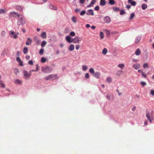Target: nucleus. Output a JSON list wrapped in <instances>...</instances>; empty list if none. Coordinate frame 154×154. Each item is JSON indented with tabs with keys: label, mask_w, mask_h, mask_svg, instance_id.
Wrapping results in <instances>:
<instances>
[{
	"label": "nucleus",
	"mask_w": 154,
	"mask_h": 154,
	"mask_svg": "<svg viewBox=\"0 0 154 154\" xmlns=\"http://www.w3.org/2000/svg\"><path fill=\"white\" fill-rule=\"evenodd\" d=\"M26 23L25 19L23 18V15H21L18 19L17 24L18 25H22Z\"/></svg>",
	"instance_id": "nucleus-1"
},
{
	"label": "nucleus",
	"mask_w": 154,
	"mask_h": 154,
	"mask_svg": "<svg viewBox=\"0 0 154 154\" xmlns=\"http://www.w3.org/2000/svg\"><path fill=\"white\" fill-rule=\"evenodd\" d=\"M152 111L151 112H147L146 114V116L147 118L148 119L150 123H151L152 121L154 120V118L152 114Z\"/></svg>",
	"instance_id": "nucleus-2"
},
{
	"label": "nucleus",
	"mask_w": 154,
	"mask_h": 154,
	"mask_svg": "<svg viewBox=\"0 0 154 154\" xmlns=\"http://www.w3.org/2000/svg\"><path fill=\"white\" fill-rule=\"evenodd\" d=\"M42 72L45 73H49L52 71V69L50 66H47L45 67H43L42 68Z\"/></svg>",
	"instance_id": "nucleus-3"
},
{
	"label": "nucleus",
	"mask_w": 154,
	"mask_h": 154,
	"mask_svg": "<svg viewBox=\"0 0 154 154\" xmlns=\"http://www.w3.org/2000/svg\"><path fill=\"white\" fill-rule=\"evenodd\" d=\"M15 33V32L13 31H9V35L10 37L11 38H13L14 39H16L17 38V35L19 34V33L18 32L13 36V35Z\"/></svg>",
	"instance_id": "nucleus-4"
},
{
	"label": "nucleus",
	"mask_w": 154,
	"mask_h": 154,
	"mask_svg": "<svg viewBox=\"0 0 154 154\" xmlns=\"http://www.w3.org/2000/svg\"><path fill=\"white\" fill-rule=\"evenodd\" d=\"M82 40V38L79 37L77 36L73 38V42L74 43H79Z\"/></svg>",
	"instance_id": "nucleus-5"
},
{
	"label": "nucleus",
	"mask_w": 154,
	"mask_h": 154,
	"mask_svg": "<svg viewBox=\"0 0 154 154\" xmlns=\"http://www.w3.org/2000/svg\"><path fill=\"white\" fill-rule=\"evenodd\" d=\"M66 41L69 43H71L73 42V39L69 36H67L65 38Z\"/></svg>",
	"instance_id": "nucleus-6"
},
{
	"label": "nucleus",
	"mask_w": 154,
	"mask_h": 154,
	"mask_svg": "<svg viewBox=\"0 0 154 154\" xmlns=\"http://www.w3.org/2000/svg\"><path fill=\"white\" fill-rule=\"evenodd\" d=\"M23 74L24 76L26 78H29L31 76V74L28 73L27 72L26 70H24L23 71Z\"/></svg>",
	"instance_id": "nucleus-7"
},
{
	"label": "nucleus",
	"mask_w": 154,
	"mask_h": 154,
	"mask_svg": "<svg viewBox=\"0 0 154 154\" xmlns=\"http://www.w3.org/2000/svg\"><path fill=\"white\" fill-rule=\"evenodd\" d=\"M86 14L88 15L93 16L94 14L93 11L91 9L88 10Z\"/></svg>",
	"instance_id": "nucleus-8"
},
{
	"label": "nucleus",
	"mask_w": 154,
	"mask_h": 154,
	"mask_svg": "<svg viewBox=\"0 0 154 154\" xmlns=\"http://www.w3.org/2000/svg\"><path fill=\"white\" fill-rule=\"evenodd\" d=\"M141 39V36H137L136 37L135 40V43L136 44H138Z\"/></svg>",
	"instance_id": "nucleus-9"
},
{
	"label": "nucleus",
	"mask_w": 154,
	"mask_h": 154,
	"mask_svg": "<svg viewBox=\"0 0 154 154\" xmlns=\"http://www.w3.org/2000/svg\"><path fill=\"white\" fill-rule=\"evenodd\" d=\"M104 21L107 23H109L111 21V20L109 17L107 16L105 17L104 19Z\"/></svg>",
	"instance_id": "nucleus-10"
},
{
	"label": "nucleus",
	"mask_w": 154,
	"mask_h": 154,
	"mask_svg": "<svg viewBox=\"0 0 154 154\" xmlns=\"http://www.w3.org/2000/svg\"><path fill=\"white\" fill-rule=\"evenodd\" d=\"M14 83L16 84H22L21 81L18 79H16L14 80Z\"/></svg>",
	"instance_id": "nucleus-11"
},
{
	"label": "nucleus",
	"mask_w": 154,
	"mask_h": 154,
	"mask_svg": "<svg viewBox=\"0 0 154 154\" xmlns=\"http://www.w3.org/2000/svg\"><path fill=\"white\" fill-rule=\"evenodd\" d=\"M140 64H134L133 65V67L135 69H137L140 67Z\"/></svg>",
	"instance_id": "nucleus-12"
},
{
	"label": "nucleus",
	"mask_w": 154,
	"mask_h": 154,
	"mask_svg": "<svg viewBox=\"0 0 154 154\" xmlns=\"http://www.w3.org/2000/svg\"><path fill=\"white\" fill-rule=\"evenodd\" d=\"M32 41L31 39L30 38H28L26 43V45H29L32 43Z\"/></svg>",
	"instance_id": "nucleus-13"
},
{
	"label": "nucleus",
	"mask_w": 154,
	"mask_h": 154,
	"mask_svg": "<svg viewBox=\"0 0 154 154\" xmlns=\"http://www.w3.org/2000/svg\"><path fill=\"white\" fill-rule=\"evenodd\" d=\"M17 60L19 63L20 66H23V62L19 57H18L17 58Z\"/></svg>",
	"instance_id": "nucleus-14"
},
{
	"label": "nucleus",
	"mask_w": 154,
	"mask_h": 154,
	"mask_svg": "<svg viewBox=\"0 0 154 154\" xmlns=\"http://www.w3.org/2000/svg\"><path fill=\"white\" fill-rule=\"evenodd\" d=\"M106 4L105 0H101L100 5L101 6H103L106 5Z\"/></svg>",
	"instance_id": "nucleus-15"
},
{
	"label": "nucleus",
	"mask_w": 154,
	"mask_h": 154,
	"mask_svg": "<svg viewBox=\"0 0 154 154\" xmlns=\"http://www.w3.org/2000/svg\"><path fill=\"white\" fill-rule=\"evenodd\" d=\"M74 49V46L73 44L70 45L69 48V50L70 51H72Z\"/></svg>",
	"instance_id": "nucleus-16"
},
{
	"label": "nucleus",
	"mask_w": 154,
	"mask_h": 154,
	"mask_svg": "<svg viewBox=\"0 0 154 154\" xmlns=\"http://www.w3.org/2000/svg\"><path fill=\"white\" fill-rule=\"evenodd\" d=\"M93 75L97 78H99L100 76V74L99 72H96Z\"/></svg>",
	"instance_id": "nucleus-17"
},
{
	"label": "nucleus",
	"mask_w": 154,
	"mask_h": 154,
	"mask_svg": "<svg viewBox=\"0 0 154 154\" xmlns=\"http://www.w3.org/2000/svg\"><path fill=\"white\" fill-rule=\"evenodd\" d=\"M13 14H14L16 16H17L18 17H19L21 15H20L19 14H18L17 13L14 12H11L10 15H13Z\"/></svg>",
	"instance_id": "nucleus-18"
},
{
	"label": "nucleus",
	"mask_w": 154,
	"mask_h": 154,
	"mask_svg": "<svg viewBox=\"0 0 154 154\" xmlns=\"http://www.w3.org/2000/svg\"><path fill=\"white\" fill-rule=\"evenodd\" d=\"M106 81L109 83H111L112 82V79L110 77H108L106 79Z\"/></svg>",
	"instance_id": "nucleus-19"
},
{
	"label": "nucleus",
	"mask_w": 154,
	"mask_h": 154,
	"mask_svg": "<svg viewBox=\"0 0 154 154\" xmlns=\"http://www.w3.org/2000/svg\"><path fill=\"white\" fill-rule=\"evenodd\" d=\"M41 37L43 38H46V33L45 32H43L41 34Z\"/></svg>",
	"instance_id": "nucleus-20"
},
{
	"label": "nucleus",
	"mask_w": 154,
	"mask_h": 154,
	"mask_svg": "<svg viewBox=\"0 0 154 154\" xmlns=\"http://www.w3.org/2000/svg\"><path fill=\"white\" fill-rule=\"evenodd\" d=\"M140 49L138 48L136 50L135 54L136 55H139L140 54Z\"/></svg>",
	"instance_id": "nucleus-21"
},
{
	"label": "nucleus",
	"mask_w": 154,
	"mask_h": 154,
	"mask_svg": "<svg viewBox=\"0 0 154 154\" xmlns=\"http://www.w3.org/2000/svg\"><path fill=\"white\" fill-rule=\"evenodd\" d=\"M49 8L50 9H51L53 10H56L57 9V8L56 7L54 6L51 5H50L49 6Z\"/></svg>",
	"instance_id": "nucleus-22"
},
{
	"label": "nucleus",
	"mask_w": 154,
	"mask_h": 154,
	"mask_svg": "<svg viewBox=\"0 0 154 154\" xmlns=\"http://www.w3.org/2000/svg\"><path fill=\"white\" fill-rule=\"evenodd\" d=\"M109 3L111 5H115L116 3L115 2L114 0H109Z\"/></svg>",
	"instance_id": "nucleus-23"
},
{
	"label": "nucleus",
	"mask_w": 154,
	"mask_h": 154,
	"mask_svg": "<svg viewBox=\"0 0 154 154\" xmlns=\"http://www.w3.org/2000/svg\"><path fill=\"white\" fill-rule=\"evenodd\" d=\"M107 52V49L106 48H104L103 50L102 53L103 55H106V54Z\"/></svg>",
	"instance_id": "nucleus-24"
},
{
	"label": "nucleus",
	"mask_w": 154,
	"mask_h": 154,
	"mask_svg": "<svg viewBox=\"0 0 154 154\" xmlns=\"http://www.w3.org/2000/svg\"><path fill=\"white\" fill-rule=\"evenodd\" d=\"M28 51V48L27 47H25L23 50V52L24 54H26Z\"/></svg>",
	"instance_id": "nucleus-25"
},
{
	"label": "nucleus",
	"mask_w": 154,
	"mask_h": 154,
	"mask_svg": "<svg viewBox=\"0 0 154 154\" xmlns=\"http://www.w3.org/2000/svg\"><path fill=\"white\" fill-rule=\"evenodd\" d=\"M50 75L52 76L51 77V80H54L57 77V75Z\"/></svg>",
	"instance_id": "nucleus-26"
},
{
	"label": "nucleus",
	"mask_w": 154,
	"mask_h": 154,
	"mask_svg": "<svg viewBox=\"0 0 154 154\" xmlns=\"http://www.w3.org/2000/svg\"><path fill=\"white\" fill-rule=\"evenodd\" d=\"M147 8V5L145 4H143L142 5V8L143 10H145Z\"/></svg>",
	"instance_id": "nucleus-27"
},
{
	"label": "nucleus",
	"mask_w": 154,
	"mask_h": 154,
	"mask_svg": "<svg viewBox=\"0 0 154 154\" xmlns=\"http://www.w3.org/2000/svg\"><path fill=\"white\" fill-rule=\"evenodd\" d=\"M0 85L1 87L3 88H5V85L2 81L0 80Z\"/></svg>",
	"instance_id": "nucleus-28"
},
{
	"label": "nucleus",
	"mask_w": 154,
	"mask_h": 154,
	"mask_svg": "<svg viewBox=\"0 0 154 154\" xmlns=\"http://www.w3.org/2000/svg\"><path fill=\"white\" fill-rule=\"evenodd\" d=\"M134 16H135L134 13H132V14H131L130 16V17L129 18V20H132V19H133V18L134 17Z\"/></svg>",
	"instance_id": "nucleus-29"
},
{
	"label": "nucleus",
	"mask_w": 154,
	"mask_h": 154,
	"mask_svg": "<svg viewBox=\"0 0 154 154\" xmlns=\"http://www.w3.org/2000/svg\"><path fill=\"white\" fill-rule=\"evenodd\" d=\"M46 44L47 42L45 41H43L41 44L42 47H44L46 45Z\"/></svg>",
	"instance_id": "nucleus-30"
},
{
	"label": "nucleus",
	"mask_w": 154,
	"mask_h": 154,
	"mask_svg": "<svg viewBox=\"0 0 154 154\" xmlns=\"http://www.w3.org/2000/svg\"><path fill=\"white\" fill-rule=\"evenodd\" d=\"M88 69V66L86 65H84L82 66V69L84 71Z\"/></svg>",
	"instance_id": "nucleus-31"
},
{
	"label": "nucleus",
	"mask_w": 154,
	"mask_h": 154,
	"mask_svg": "<svg viewBox=\"0 0 154 154\" xmlns=\"http://www.w3.org/2000/svg\"><path fill=\"white\" fill-rule=\"evenodd\" d=\"M52 76L51 75H50L47 76H46L45 78V79L46 80H51V77Z\"/></svg>",
	"instance_id": "nucleus-32"
},
{
	"label": "nucleus",
	"mask_w": 154,
	"mask_h": 154,
	"mask_svg": "<svg viewBox=\"0 0 154 154\" xmlns=\"http://www.w3.org/2000/svg\"><path fill=\"white\" fill-rule=\"evenodd\" d=\"M14 73L16 75H17V73H19V70L17 69V68H14Z\"/></svg>",
	"instance_id": "nucleus-33"
},
{
	"label": "nucleus",
	"mask_w": 154,
	"mask_h": 154,
	"mask_svg": "<svg viewBox=\"0 0 154 154\" xmlns=\"http://www.w3.org/2000/svg\"><path fill=\"white\" fill-rule=\"evenodd\" d=\"M89 72L91 74H92L93 75L95 73H94V70L93 68H91L89 70Z\"/></svg>",
	"instance_id": "nucleus-34"
},
{
	"label": "nucleus",
	"mask_w": 154,
	"mask_h": 154,
	"mask_svg": "<svg viewBox=\"0 0 154 154\" xmlns=\"http://www.w3.org/2000/svg\"><path fill=\"white\" fill-rule=\"evenodd\" d=\"M100 37L101 39H103L104 38V34L102 32H100Z\"/></svg>",
	"instance_id": "nucleus-35"
},
{
	"label": "nucleus",
	"mask_w": 154,
	"mask_h": 154,
	"mask_svg": "<svg viewBox=\"0 0 154 154\" xmlns=\"http://www.w3.org/2000/svg\"><path fill=\"white\" fill-rule=\"evenodd\" d=\"M125 65L123 64H119L118 65V66L121 69H122L124 67Z\"/></svg>",
	"instance_id": "nucleus-36"
},
{
	"label": "nucleus",
	"mask_w": 154,
	"mask_h": 154,
	"mask_svg": "<svg viewBox=\"0 0 154 154\" xmlns=\"http://www.w3.org/2000/svg\"><path fill=\"white\" fill-rule=\"evenodd\" d=\"M72 21L74 23H76V18L74 16H73L72 17Z\"/></svg>",
	"instance_id": "nucleus-37"
},
{
	"label": "nucleus",
	"mask_w": 154,
	"mask_h": 154,
	"mask_svg": "<svg viewBox=\"0 0 154 154\" xmlns=\"http://www.w3.org/2000/svg\"><path fill=\"white\" fill-rule=\"evenodd\" d=\"M6 11L5 10L2 9H0V14H2L3 13H5Z\"/></svg>",
	"instance_id": "nucleus-38"
},
{
	"label": "nucleus",
	"mask_w": 154,
	"mask_h": 154,
	"mask_svg": "<svg viewBox=\"0 0 154 154\" xmlns=\"http://www.w3.org/2000/svg\"><path fill=\"white\" fill-rule=\"evenodd\" d=\"M105 31L106 32V35L107 36H109L110 34V31L107 29H106Z\"/></svg>",
	"instance_id": "nucleus-39"
},
{
	"label": "nucleus",
	"mask_w": 154,
	"mask_h": 154,
	"mask_svg": "<svg viewBox=\"0 0 154 154\" xmlns=\"http://www.w3.org/2000/svg\"><path fill=\"white\" fill-rule=\"evenodd\" d=\"M106 97L107 99L109 100H111V98L110 97V95L109 94H107L106 96Z\"/></svg>",
	"instance_id": "nucleus-40"
},
{
	"label": "nucleus",
	"mask_w": 154,
	"mask_h": 154,
	"mask_svg": "<svg viewBox=\"0 0 154 154\" xmlns=\"http://www.w3.org/2000/svg\"><path fill=\"white\" fill-rule=\"evenodd\" d=\"M94 4V2H93L92 1H91V2L90 4L87 6V7L89 8V7H91L92 6V5H93Z\"/></svg>",
	"instance_id": "nucleus-41"
},
{
	"label": "nucleus",
	"mask_w": 154,
	"mask_h": 154,
	"mask_svg": "<svg viewBox=\"0 0 154 154\" xmlns=\"http://www.w3.org/2000/svg\"><path fill=\"white\" fill-rule=\"evenodd\" d=\"M44 52V49L43 48H42L39 51V54H42Z\"/></svg>",
	"instance_id": "nucleus-42"
},
{
	"label": "nucleus",
	"mask_w": 154,
	"mask_h": 154,
	"mask_svg": "<svg viewBox=\"0 0 154 154\" xmlns=\"http://www.w3.org/2000/svg\"><path fill=\"white\" fill-rule=\"evenodd\" d=\"M113 9L114 11H118L119 10V8L117 7H113Z\"/></svg>",
	"instance_id": "nucleus-43"
},
{
	"label": "nucleus",
	"mask_w": 154,
	"mask_h": 154,
	"mask_svg": "<svg viewBox=\"0 0 154 154\" xmlns=\"http://www.w3.org/2000/svg\"><path fill=\"white\" fill-rule=\"evenodd\" d=\"M6 33V32L5 31H2L1 33V35L2 37H4L5 34Z\"/></svg>",
	"instance_id": "nucleus-44"
},
{
	"label": "nucleus",
	"mask_w": 154,
	"mask_h": 154,
	"mask_svg": "<svg viewBox=\"0 0 154 154\" xmlns=\"http://www.w3.org/2000/svg\"><path fill=\"white\" fill-rule=\"evenodd\" d=\"M41 61L43 63H44L46 61V59L44 57H42L41 58Z\"/></svg>",
	"instance_id": "nucleus-45"
},
{
	"label": "nucleus",
	"mask_w": 154,
	"mask_h": 154,
	"mask_svg": "<svg viewBox=\"0 0 154 154\" xmlns=\"http://www.w3.org/2000/svg\"><path fill=\"white\" fill-rule=\"evenodd\" d=\"M75 33L74 32H71L70 33V35L72 36H74L75 35Z\"/></svg>",
	"instance_id": "nucleus-46"
},
{
	"label": "nucleus",
	"mask_w": 154,
	"mask_h": 154,
	"mask_svg": "<svg viewBox=\"0 0 154 154\" xmlns=\"http://www.w3.org/2000/svg\"><path fill=\"white\" fill-rule=\"evenodd\" d=\"M140 84L143 86H144L146 85V83L144 82H141Z\"/></svg>",
	"instance_id": "nucleus-47"
},
{
	"label": "nucleus",
	"mask_w": 154,
	"mask_h": 154,
	"mask_svg": "<svg viewBox=\"0 0 154 154\" xmlns=\"http://www.w3.org/2000/svg\"><path fill=\"white\" fill-rule=\"evenodd\" d=\"M86 13V11L85 10L82 11L80 13V15L83 16Z\"/></svg>",
	"instance_id": "nucleus-48"
},
{
	"label": "nucleus",
	"mask_w": 154,
	"mask_h": 154,
	"mask_svg": "<svg viewBox=\"0 0 154 154\" xmlns=\"http://www.w3.org/2000/svg\"><path fill=\"white\" fill-rule=\"evenodd\" d=\"M148 67V65L147 63H144L143 65L144 68H146Z\"/></svg>",
	"instance_id": "nucleus-49"
},
{
	"label": "nucleus",
	"mask_w": 154,
	"mask_h": 154,
	"mask_svg": "<svg viewBox=\"0 0 154 154\" xmlns=\"http://www.w3.org/2000/svg\"><path fill=\"white\" fill-rule=\"evenodd\" d=\"M125 13V12L124 10H121L120 11V15H123Z\"/></svg>",
	"instance_id": "nucleus-50"
},
{
	"label": "nucleus",
	"mask_w": 154,
	"mask_h": 154,
	"mask_svg": "<svg viewBox=\"0 0 154 154\" xmlns=\"http://www.w3.org/2000/svg\"><path fill=\"white\" fill-rule=\"evenodd\" d=\"M94 9L95 10L98 11L100 9L99 7L98 6H97Z\"/></svg>",
	"instance_id": "nucleus-51"
},
{
	"label": "nucleus",
	"mask_w": 154,
	"mask_h": 154,
	"mask_svg": "<svg viewBox=\"0 0 154 154\" xmlns=\"http://www.w3.org/2000/svg\"><path fill=\"white\" fill-rule=\"evenodd\" d=\"M28 63L30 65H33V62L32 60H31L29 61Z\"/></svg>",
	"instance_id": "nucleus-52"
},
{
	"label": "nucleus",
	"mask_w": 154,
	"mask_h": 154,
	"mask_svg": "<svg viewBox=\"0 0 154 154\" xmlns=\"http://www.w3.org/2000/svg\"><path fill=\"white\" fill-rule=\"evenodd\" d=\"M89 74L88 73H86L85 74V78L87 79L89 78Z\"/></svg>",
	"instance_id": "nucleus-53"
},
{
	"label": "nucleus",
	"mask_w": 154,
	"mask_h": 154,
	"mask_svg": "<svg viewBox=\"0 0 154 154\" xmlns=\"http://www.w3.org/2000/svg\"><path fill=\"white\" fill-rule=\"evenodd\" d=\"M131 4L132 6H134L136 5V3L135 2L133 1L132 2Z\"/></svg>",
	"instance_id": "nucleus-54"
},
{
	"label": "nucleus",
	"mask_w": 154,
	"mask_h": 154,
	"mask_svg": "<svg viewBox=\"0 0 154 154\" xmlns=\"http://www.w3.org/2000/svg\"><path fill=\"white\" fill-rule=\"evenodd\" d=\"M142 75L143 77L145 78H146V75L143 72L141 74Z\"/></svg>",
	"instance_id": "nucleus-55"
},
{
	"label": "nucleus",
	"mask_w": 154,
	"mask_h": 154,
	"mask_svg": "<svg viewBox=\"0 0 154 154\" xmlns=\"http://www.w3.org/2000/svg\"><path fill=\"white\" fill-rule=\"evenodd\" d=\"M80 47V46L79 45H76L75 46V48H76V50H78L79 49V48Z\"/></svg>",
	"instance_id": "nucleus-56"
},
{
	"label": "nucleus",
	"mask_w": 154,
	"mask_h": 154,
	"mask_svg": "<svg viewBox=\"0 0 154 154\" xmlns=\"http://www.w3.org/2000/svg\"><path fill=\"white\" fill-rule=\"evenodd\" d=\"M119 32L117 31H115L112 32V33L113 35H116L119 33Z\"/></svg>",
	"instance_id": "nucleus-57"
},
{
	"label": "nucleus",
	"mask_w": 154,
	"mask_h": 154,
	"mask_svg": "<svg viewBox=\"0 0 154 154\" xmlns=\"http://www.w3.org/2000/svg\"><path fill=\"white\" fill-rule=\"evenodd\" d=\"M150 94L153 96H154V90H151L150 92Z\"/></svg>",
	"instance_id": "nucleus-58"
},
{
	"label": "nucleus",
	"mask_w": 154,
	"mask_h": 154,
	"mask_svg": "<svg viewBox=\"0 0 154 154\" xmlns=\"http://www.w3.org/2000/svg\"><path fill=\"white\" fill-rule=\"evenodd\" d=\"M80 11V9L79 8H77L75 9V11L77 13H79Z\"/></svg>",
	"instance_id": "nucleus-59"
},
{
	"label": "nucleus",
	"mask_w": 154,
	"mask_h": 154,
	"mask_svg": "<svg viewBox=\"0 0 154 154\" xmlns=\"http://www.w3.org/2000/svg\"><path fill=\"white\" fill-rule=\"evenodd\" d=\"M30 57L28 55H27L26 56V60H29L30 59Z\"/></svg>",
	"instance_id": "nucleus-60"
},
{
	"label": "nucleus",
	"mask_w": 154,
	"mask_h": 154,
	"mask_svg": "<svg viewBox=\"0 0 154 154\" xmlns=\"http://www.w3.org/2000/svg\"><path fill=\"white\" fill-rule=\"evenodd\" d=\"M36 69L35 71H37L39 69V67L38 64H36Z\"/></svg>",
	"instance_id": "nucleus-61"
},
{
	"label": "nucleus",
	"mask_w": 154,
	"mask_h": 154,
	"mask_svg": "<svg viewBox=\"0 0 154 154\" xmlns=\"http://www.w3.org/2000/svg\"><path fill=\"white\" fill-rule=\"evenodd\" d=\"M85 0H80V2L81 4H83L85 2Z\"/></svg>",
	"instance_id": "nucleus-62"
},
{
	"label": "nucleus",
	"mask_w": 154,
	"mask_h": 154,
	"mask_svg": "<svg viewBox=\"0 0 154 154\" xmlns=\"http://www.w3.org/2000/svg\"><path fill=\"white\" fill-rule=\"evenodd\" d=\"M138 72L139 73H140L141 74H142L143 72V70L141 69H139L138 70Z\"/></svg>",
	"instance_id": "nucleus-63"
},
{
	"label": "nucleus",
	"mask_w": 154,
	"mask_h": 154,
	"mask_svg": "<svg viewBox=\"0 0 154 154\" xmlns=\"http://www.w3.org/2000/svg\"><path fill=\"white\" fill-rule=\"evenodd\" d=\"M126 8L128 9L130 8H131V6L130 5H126Z\"/></svg>",
	"instance_id": "nucleus-64"
}]
</instances>
